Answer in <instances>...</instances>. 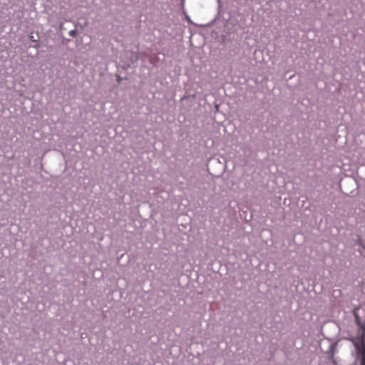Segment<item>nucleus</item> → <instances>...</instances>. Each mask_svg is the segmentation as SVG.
Listing matches in <instances>:
<instances>
[{"mask_svg": "<svg viewBox=\"0 0 365 365\" xmlns=\"http://www.w3.org/2000/svg\"><path fill=\"white\" fill-rule=\"evenodd\" d=\"M68 34H69L71 36L73 37V36H76V31H75V30H71V31H70L68 32Z\"/></svg>", "mask_w": 365, "mask_h": 365, "instance_id": "nucleus-1", "label": "nucleus"}, {"mask_svg": "<svg viewBox=\"0 0 365 365\" xmlns=\"http://www.w3.org/2000/svg\"><path fill=\"white\" fill-rule=\"evenodd\" d=\"M361 365H365V361H364V359H363V360H362V361H361Z\"/></svg>", "mask_w": 365, "mask_h": 365, "instance_id": "nucleus-2", "label": "nucleus"}]
</instances>
